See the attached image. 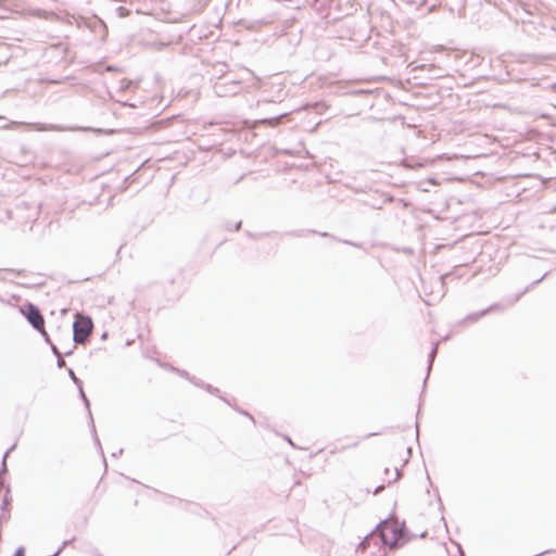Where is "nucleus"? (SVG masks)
<instances>
[{
    "label": "nucleus",
    "mask_w": 556,
    "mask_h": 556,
    "mask_svg": "<svg viewBox=\"0 0 556 556\" xmlns=\"http://www.w3.org/2000/svg\"><path fill=\"white\" fill-rule=\"evenodd\" d=\"M22 313L26 316L27 320L36 328L40 333L47 334L45 329V319L40 311L33 304H27L22 308Z\"/></svg>",
    "instance_id": "nucleus-4"
},
{
    "label": "nucleus",
    "mask_w": 556,
    "mask_h": 556,
    "mask_svg": "<svg viewBox=\"0 0 556 556\" xmlns=\"http://www.w3.org/2000/svg\"><path fill=\"white\" fill-rule=\"evenodd\" d=\"M16 556H22V555H16Z\"/></svg>",
    "instance_id": "nucleus-7"
},
{
    "label": "nucleus",
    "mask_w": 556,
    "mask_h": 556,
    "mask_svg": "<svg viewBox=\"0 0 556 556\" xmlns=\"http://www.w3.org/2000/svg\"><path fill=\"white\" fill-rule=\"evenodd\" d=\"M344 450V446H341V447H334L333 450H331L332 453L334 452H341Z\"/></svg>",
    "instance_id": "nucleus-5"
},
{
    "label": "nucleus",
    "mask_w": 556,
    "mask_h": 556,
    "mask_svg": "<svg viewBox=\"0 0 556 556\" xmlns=\"http://www.w3.org/2000/svg\"><path fill=\"white\" fill-rule=\"evenodd\" d=\"M400 477L401 473L397 467L384 465V467L377 472V480L380 482L377 490H383L384 488L396 482Z\"/></svg>",
    "instance_id": "nucleus-3"
},
{
    "label": "nucleus",
    "mask_w": 556,
    "mask_h": 556,
    "mask_svg": "<svg viewBox=\"0 0 556 556\" xmlns=\"http://www.w3.org/2000/svg\"><path fill=\"white\" fill-rule=\"evenodd\" d=\"M382 542L390 547H395L404 539V527L395 519H388L380 526Z\"/></svg>",
    "instance_id": "nucleus-1"
},
{
    "label": "nucleus",
    "mask_w": 556,
    "mask_h": 556,
    "mask_svg": "<svg viewBox=\"0 0 556 556\" xmlns=\"http://www.w3.org/2000/svg\"><path fill=\"white\" fill-rule=\"evenodd\" d=\"M93 324L89 317L77 315L74 323V341L85 343L92 332Z\"/></svg>",
    "instance_id": "nucleus-2"
},
{
    "label": "nucleus",
    "mask_w": 556,
    "mask_h": 556,
    "mask_svg": "<svg viewBox=\"0 0 556 556\" xmlns=\"http://www.w3.org/2000/svg\"><path fill=\"white\" fill-rule=\"evenodd\" d=\"M119 11H121V15H125L128 13L124 8H119Z\"/></svg>",
    "instance_id": "nucleus-6"
}]
</instances>
